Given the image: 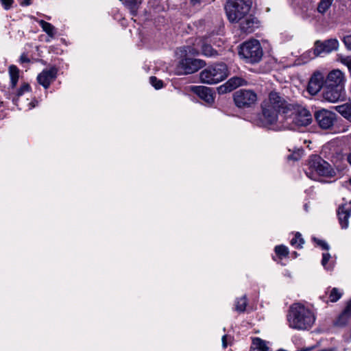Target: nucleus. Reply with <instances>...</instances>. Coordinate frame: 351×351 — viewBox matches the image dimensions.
I'll return each instance as SVG.
<instances>
[{
	"label": "nucleus",
	"instance_id": "1",
	"mask_svg": "<svg viewBox=\"0 0 351 351\" xmlns=\"http://www.w3.org/2000/svg\"><path fill=\"white\" fill-rule=\"evenodd\" d=\"M289 104L278 93L270 92L261 104L263 125L274 130L280 129L281 126L278 125L279 113L282 112L284 116Z\"/></svg>",
	"mask_w": 351,
	"mask_h": 351
},
{
	"label": "nucleus",
	"instance_id": "2",
	"mask_svg": "<svg viewBox=\"0 0 351 351\" xmlns=\"http://www.w3.org/2000/svg\"><path fill=\"white\" fill-rule=\"evenodd\" d=\"M284 128L304 131L307 126V109L298 104H290L285 111Z\"/></svg>",
	"mask_w": 351,
	"mask_h": 351
},
{
	"label": "nucleus",
	"instance_id": "3",
	"mask_svg": "<svg viewBox=\"0 0 351 351\" xmlns=\"http://www.w3.org/2000/svg\"><path fill=\"white\" fill-rule=\"evenodd\" d=\"M213 42V39L210 37L195 38L193 46L187 45L178 48L176 51V55L182 58L186 56L188 54L197 55L201 51L202 54L206 56H215L217 54V52L210 46V43Z\"/></svg>",
	"mask_w": 351,
	"mask_h": 351
},
{
	"label": "nucleus",
	"instance_id": "4",
	"mask_svg": "<svg viewBox=\"0 0 351 351\" xmlns=\"http://www.w3.org/2000/svg\"><path fill=\"white\" fill-rule=\"evenodd\" d=\"M252 5V0H228L225 6L228 19L231 23L239 22L250 12Z\"/></svg>",
	"mask_w": 351,
	"mask_h": 351
},
{
	"label": "nucleus",
	"instance_id": "5",
	"mask_svg": "<svg viewBox=\"0 0 351 351\" xmlns=\"http://www.w3.org/2000/svg\"><path fill=\"white\" fill-rule=\"evenodd\" d=\"M228 75V68L224 63L210 65L204 69L199 75L202 82L208 84H217L223 80Z\"/></svg>",
	"mask_w": 351,
	"mask_h": 351
},
{
	"label": "nucleus",
	"instance_id": "6",
	"mask_svg": "<svg viewBox=\"0 0 351 351\" xmlns=\"http://www.w3.org/2000/svg\"><path fill=\"white\" fill-rule=\"evenodd\" d=\"M307 310L304 304L295 303L290 306L287 321L289 326L297 330L306 328V315Z\"/></svg>",
	"mask_w": 351,
	"mask_h": 351
},
{
	"label": "nucleus",
	"instance_id": "7",
	"mask_svg": "<svg viewBox=\"0 0 351 351\" xmlns=\"http://www.w3.org/2000/svg\"><path fill=\"white\" fill-rule=\"evenodd\" d=\"M239 54L247 62L256 63L261 60L263 50L259 41L252 39L243 43L240 46Z\"/></svg>",
	"mask_w": 351,
	"mask_h": 351
},
{
	"label": "nucleus",
	"instance_id": "8",
	"mask_svg": "<svg viewBox=\"0 0 351 351\" xmlns=\"http://www.w3.org/2000/svg\"><path fill=\"white\" fill-rule=\"evenodd\" d=\"M190 56L188 54L185 57L180 58L176 55L178 58L181 59L176 67V72L178 75L193 73L204 66L205 63L203 60L190 58H189Z\"/></svg>",
	"mask_w": 351,
	"mask_h": 351
},
{
	"label": "nucleus",
	"instance_id": "9",
	"mask_svg": "<svg viewBox=\"0 0 351 351\" xmlns=\"http://www.w3.org/2000/svg\"><path fill=\"white\" fill-rule=\"evenodd\" d=\"M308 168L311 169L312 173L315 171L323 177L332 178L335 175V171L330 165L317 155L311 157L308 160Z\"/></svg>",
	"mask_w": 351,
	"mask_h": 351
},
{
	"label": "nucleus",
	"instance_id": "10",
	"mask_svg": "<svg viewBox=\"0 0 351 351\" xmlns=\"http://www.w3.org/2000/svg\"><path fill=\"white\" fill-rule=\"evenodd\" d=\"M234 101L239 108H249L257 101V95L251 90L241 89L234 93Z\"/></svg>",
	"mask_w": 351,
	"mask_h": 351
},
{
	"label": "nucleus",
	"instance_id": "11",
	"mask_svg": "<svg viewBox=\"0 0 351 351\" xmlns=\"http://www.w3.org/2000/svg\"><path fill=\"white\" fill-rule=\"evenodd\" d=\"M322 95L324 101L332 104L337 103L344 99L346 88L325 84Z\"/></svg>",
	"mask_w": 351,
	"mask_h": 351
},
{
	"label": "nucleus",
	"instance_id": "12",
	"mask_svg": "<svg viewBox=\"0 0 351 351\" xmlns=\"http://www.w3.org/2000/svg\"><path fill=\"white\" fill-rule=\"evenodd\" d=\"M314 116L319 126L324 130L331 128L336 121L335 113L324 108L315 112Z\"/></svg>",
	"mask_w": 351,
	"mask_h": 351
},
{
	"label": "nucleus",
	"instance_id": "13",
	"mask_svg": "<svg viewBox=\"0 0 351 351\" xmlns=\"http://www.w3.org/2000/svg\"><path fill=\"white\" fill-rule=\"evenodd\" d=\"M346 73L339 69H335L326 75L325 84L346 88Z\"/></svg>",
	"mask_w": 351,
	"mask_h": 351
},
{
	"label": "nucleus",
	"instance_id": "14",
	"mask_svg": "<svg viewBox=\"0 0 351 351\" xmlns=\"http://www.w3.org/2000/svg\"><path fill=\"white\" fill-rule=\"evenodd\" d=\"M325 77L320 71H315L308 80V93L315 95L320 91L325 83Z\"/></svg>",
	"mask_w": 351,
	"mask_h": 351
},
{
	"label": "nucleus",
	"instance_id": "15",
	"mask_svg": "<svg viewBox=\"0 0 351 351\" xmlns=\"http://www.w3.org/2000/svg\"><path fill=\"white\" fill-rule=\"evenodd\" d=\"M238 23L241 32L246 34L253 32L259 26L258 20L250 12L243 16Z\"/></svg>",
	"mask_w": 351,
	"mask_h": 351
},
{
	"label": "nucleus",
	"instance_id": "16",
	"mask_svg": "<svg viewBox=\"0 0 351 351\" xmlns=\"http://www.w3.org/2000/svg\"><path fill=\"white\" fill-rule=\"evenodd\" d=\"M57 75L56 68H51L43 71L37 77L38 82L45 88H47L50 84L55 80Z\"/></svg>",
	"mask_w": 351,
	"mask_h": 351
},
{
	"label": "nucleus",
	"instance_id": "17",
	"mask_svg": "<svg viewBox=\"0 0 351 351\" xmlns=\"http://www.w3.org/2000/svg\"><path fill=\"white\" fill-rule=\"evenodd\" d=\"M189 88L207 104H211L214 102V95L210 88L202 86H191Z\"/></svg>",
	"mask_w": 351,
	"mask_h": 351
},
{
	"label": "nucleus",
	"instance_id": "18",
	"mask_svg": "<svg viewBox=\"0 0 351 351\" xmlns=\"http://www.w3.org/2000/svg\"><path fill=\"white\" fill-rule=\"evenodd\" d=\"M246 84L245 80L239 77H233L230 78L226 84L218 88V92L220 94H224L230 92L237 87Z\"/></svg>",
	"mask_w": 351,
	"mask_h": 351
},
{
	"label": "nucleus",
	"instance_id": "19",
	"mask_svg": "<svg viewBox=\"0 0 351 351\" xmlns=\"http://www.w3.org/2000/svg\"><path fill=\"white\" fill-rule=\"evenodd\" d=\"M351 215V210L346 209L344 206H340L338 210L339 223L342 228L348 226V218Z\"/></svg>",
	"mask_w": 351,
	"mask_h": 351
},
{
	"label": "nucleus",
	"instance_id": "20",
	"mask_svg": "<svg viewBox=\"0 0 351 351\" xmlns=\"http://www.w3.org/2000/svg\"><path fill=\"white\" fill-rule=\"evenodd\" d=\"M335 109L345 119L351 121V103L337 106Z\"/></svg>",
	"mask_w": 351,
	"mask_h": 351
},
{
	"label": "nucleus",
	"instance_id": "21",
	"mask_svg": "<svg viewBox=\"0 0 351 351\" xmlns=\"http://www.w3.org/2000/svg\"><path fill=\"white\" fill-rule=\"evenodd\" d=\"M252 351H268L269 347L266 342L260 338H254L251 346Z\"/></svg>",
	"mask_w": 351,
	"mask_h": 351
},
{
	"label": "nucleus",
	"instance_id": "22",
	"mask_svg": "<svg viewBox=\"0 0 351 351\" xmlns=\"http://www.w3.org/2000/svg\"><path fill=\"white\" fill-rule=\"evenodd\" d=\"M19 70L16 66H14V65L10 66L9 75H10V84H11L10 86H11L12 89H14L17 84L19 77Z\"/></svg>",
	"mask_w": 351,
	"mask_h": 351
},
{
	"label": "nucleus",
	"instance_id": "23",
	"mask_svg": "<svg viewBox=\"0 0 351 351\" xmlns=\"http://www.w3.org/2000/svg\"><path fill=\"white\" fill-rule=\"evenodd\" d=\"M323 43L325 47V53H327L337 50L339 46V43L336 38L328 39Z\"/></svg>",
	"mask_w": 351,
	"mask_h": 351
},
{
	"label": "nucleus",
	"instance_id": "24",
	"mask_svg": "<svg viewBox=\"0 0 351 351\" xmlns=\"http://www.w3.org/2000/svg\"><path fill=\"white\" fill-rule=\"evenodd\" d=\"M31 90L30 86L27 83H23L20 88L16 92L15 96L12 98V101L18 106L19 98L25 93H29Z\"/></svg>",
	"mask_w": 351,
	"mask_h": 351
},
{
	"label": "nucleus",
	"instance_id": "25",
	"mask_svg": "<svg viewBox=\"0 0 351 351\" xmlns=\"http://www.w3.org/2000/svg\"><path fill=\"white\" fill-rule=\"evenodd\" d=\"M350 316L347 313L342 312L334 322V325L337 327H343L348 324Z\"/></svg>",
	"mask_w": 351,
	"mask_h": 351
},
{
	"label": "nucleus",
	"instance_id": "26",
	"mask_svg": "<svg viewBox=\"0 0 351 351\" xmlns=\"http://www.w3.org/2000/svg\"><path fill=\"white\" fill-rule=\"evenodd\" d=\"M39 25L43 28V31L45 32L49 36L53 37L55 34V27L51 23H47L45 21L40 20L38 22Z\"/></svg>",
	"mask_w": 351,
	"mask_h": 351
},
{
	"label": "nucleus",
	"instance_id": "27",
	"mask_svg": "<svg viewBox=\"0 0 351 351\" xmlns=\"http://www.w3.org/2000/svg\"><path fill=\"white\" fill-rule=\"evenodd\" d=\"M275 253L278 256L279 258L282 259L285 258L289 254V250L287 247L283 245H277L274 249Z\"/></svg>",
	"mask_w": 351,
	"mask_h": 351
},
{
	"label": "nucleus",
	"instance_id": "28",
	"mask_svg": "<svg viewBox=\"0 0 351 351\" xmlns=\"http://www.w3.org/2000/svg\"><path fill=\"white\" fill-rule=\"evenodd\" d=\"M304 242V240L301 237V234L299 232H297L295 234L294 238L291 240V245L295 248L302 247Z\"/></svg>",
	"mask_w": 351,
	"mask_h": 351
},
{
	"label": "nucleus",
	"instance_id": "29",
	"mask_svg": "<svg viewBox=\"0 0 351 351\" xmlns=\"http://www.w3.org/2000/svg\"><path fill=\"white\" fill-rule=\"evenodd\" d=\"M247 304L246 298L245 296L239 298L236 301L235 310L238 312H244Z\"/></svg>",
	"mask_w": 351,
	"mask_h": 351
},
{
	"label": "nucleus",
	"instance_id": "30",
	"mask_svg": "<svg viewBox=\"0 0 351 351\" xmlns=\"http://www.w3.org/2000/svg\"><path fill=\"white\" fill-rule=\"evenodd\" d=\"M331 3V0H322L318 4L317 11L324 14L330 8Z\"/></svg>",
	"mask_w": 351,
	"mask_h": 351
},
{
	"label": "nucleus",
	"instance_id": "31",
	"mask_svg": "<svg viewBox=\"0 0 351 351\" xmlns=\"http://www.w3.org/2000/svg\"><path fill=\"white\" fill-rule=\"evenodd\" d=\"M322 53H325V47L324 43L319 40L316 41L313 47V53L315 56H318Z\"/></svg>",
	"mask_w": 351,
	"mask_h": 351
},
{
	"label": "nucleus",
	"instance_id": "32",
	"mask_svg": "<svg viewBox=\"0 0 351 351\" xmlns=\"http://www.w3.org/2000/svg\"><path fill=\"white\" fill-rule=\"evenodd\" d=\"M304 154V149H297L291 154L288 156V160H293L294 161L298 160Z\"/></svg>",
	"mask_w": 351,
	"mask_h": 351
},
{
	"label": "nucleus",
	"instance_id": "33",
	"mask_svg": "<svg viewBox=\"0 0 351 351\" xmlns=\"http://www.w3.org/2000/svg\"><path fill=\"white\" fill-rule=\"evenodd\" d=\"M342 293L337 288H333L329 295L330 301L332 302H337L341 297Z\"/></svg>",
	"mask_w": 351,
	"mask_h": 351
},
{
	"label": "nucleus",
	"instance_id": "34",
	"mask_svg": "<svg viewBox=\"0 0 351 351\" xmlns=\"http://www.w3.org/2000/svg\"><path fill=\"white\" fill-rule=\"evenodd\" d=\"M149 82L156 89H160L162 87V82L154 76L149 78Z\"/></svg>",
	"mask_w": 351,
	"mask_h": 351
},
{
	"label": "nucleus",
	"instance_id": "35",
	"mask_svg": "<svg viewBox=\"0 0 351 351\" xmlns=\"http://www.w3.org/2000/svg\"><path fill=\"white\" fill-rule=\"evenodd\" d=\"M339 61L344 65H346L349 71H351V56H341L339 58Z\"/></svg>",
	"mask_w": 351,
	"mask_h": 351
},
{
	"label": "nucleus",
	"instance_id": "36",
	"mask_svg": "<svg viewBox=\"0 0 351 351\" xmlns=\"http://www.w3.org/2000/svg\"><path fill=\"white\" fill-rule=\"evenodd\" d=\"M313 239L317 244V245L320 246L323 250H327L329 249V245L326 241L320 239H317L315 238H313Z\"/></svg>",
	"mask_w": 351,
	"mask_h": 351
},
{
	"label": "nucleus",
	"instance_id": "37",
	"mask_svg": "<svg viewBox=\"0 0 351 351\" xmlns=\"http://www.w3.org/2000/svg\"><path fill=\"white\" fill-rule=\"evenodd\" d=\"M343 42L347 49L351 51V34L345 36L343 38Z\"/></svg>",
	"mask_w": 351,
	"mask_h": 351
},
{
	"label": "nucleus",
	"instance_id": "38",
	"mask_svg": "<svg viewBox=\"0 0 351 351\" xmlns=\"http://www.w3.org/2000/svg\"><path fill=\"white\" fill-rule=\"evenodd\" d=\"M330 258V254L329 253H324L322 255V265L326 267V263Z\"/></svg>",
	"mask_w": 351,
	"mask_h": 351
},
{
	"label": "nucleus",
	"instance_id": "39",
	"mask_svg": "<svg viewBox=\"0 0 351 351\" xmlns=\"http://www.w3.org/2000/svg\"><path fill=\"white\" fill-rule=\"evenodd\" d=\"M160 1V0H149V4L157 10V11H160V9L158 8Z\"/></svg>",
	"mask_w": 351,
	"mask_h": 351
},
{
	"label": "nucleus",
	"instance_id": "40",
	"mask_svg": "<svg viewBox=\"0 0 351 351\" xmlns=\"http://www.w3.org/2000/svg\"><path fill=\"white\" fill-rule=\"evenodd\" d=\"M1 1L6 10L9 9L13 3V0H1Z\"/></svg>",
	"mask_w": 351,
	"mask_h": 351
},
{
	"label": "nucleus",
	"instance_id": "41",
	"mask_svg": "<svg viewBox=\"0 0 351 351\" xmlns=\"http://www.w3.org/2000/svg\"><path fill=\"white\" fill-rule=\"evenodd\" d=\"M343 312L347 313L351 317V300L347 303Z\"/></svg>",
	"mask_w": 351,
	"mask_h": 351
},
{
	"label": "nucleus",
	"instance_id": "42",
	"mask_svg": "<svg viewBox=\"0 0 351 351\" xmlns=\"http://www.w3.org/2000/svg\"><path fill=\"white\" fill-rule=\"evenodd\" d=\"M227 338H228L227 335H223L222 337L221 341H222V346L223 348L227 347Z\"/></svg>",
	"mask_w": 351,
	"mask_h": 351
},
{
	"label": "nucleus",
	"instance_id": "43",
	"mask_svg": "<svg viewBox=\"0 0 351 351\" xmlns=\"http://www.w3.org/2000/svg\"><path fill=\"white\" fill-rule=\"evenodd\" d=\"M308 322H310L311 321L313 322L315 321V317L314 315H310V312L308 311Z\"/></svg>",
	"mask_w": 351,
	"mask_h": 351
},
{
	"label": "nucleus",
	"instance_id": "44",
	"mask_svg": "<svg viewBox=\"0 0 351 351\" xmlns=\"http://www.w3.org/2000/svg\"><path fill=\"white\" fill-rule=\"evenodd\" d=\"M21 4L23 5H28L30 4V0H21Z\"/></svg>",
	"mask_w": 351,
	"mask_h": 351
},
{
	"label": "nucleus",
	"instance_id": "45",
	"mask_svg": "<svg viewBox=\"0 0 351 351\" xmlns=\"http://www.w3.org/2000/svg\"><path fill=\"white\" fill-rule=\"evenodd\" d=\"M20 60L21 62H29V59L23 55L21 56Z\"/></svg>",
	"mask_w": 351,
	"mask_h": 351
},
{
	"label": "nucleus",
	"instance_id": "46",
	"mask_svg": "<svg viewBox=\"0 0 351 351\" xmlns=\"http://www.w3.org/2000/svg\"><path fill=\"white\" fill-rule=\"evenodd\" d=\"M191 1V3L195 5L196 4H198L200 3V0H190Z\"/></svg>",
	"mask_w": 351,
	"mask_h": 351
},
{
	"label": "nucleus",
	"instance_id": "47",
	"mask_svg": "<svg viewBox=\"0 0 351 351\" xmlns=\"http://www.w3.org/2000/svg\"><path fill=\"white\" fill-rule=\"evenodd\" d=\"M27 106L28 109L30 110L35 106V104H34L32 102H30L27 104Z\"/></svg>",
	"mask_w": 351,
	"mask_h": 351
},
{
	"label": "nucleus",
	"instance_id": "48",
	"mask_svg": "<svg viewBox=\"0 0 351 351\" xmlns=\"http://www.w3.org/2000/svg\"><path fill=\"white\" fill-rule=\"evenodd\" d=\"M347 160L351 165V153L348 155Z\"/></svg>",
	"mask_w": 351,
	"mask_h": 351
},
{
	"label": "nucleus",
	"instance_id": "49",
	"mask_svg": "<svg viewBox=\"0 0 351 351\" xmlns=\"http://www.w3.org/2000/svg\"><path fill=\"white\" fill-rule=\"evenodd\" d=\"M308 178H311V179H313V180H316V178H315V177H314V176H308Z\"/></svg>",
	"mask_w": 351,
	"mask_h": 351
},
{
	"label": "nucleus",
	"instance_id": "50",
	"mask_svg": "<svg viewBox=\"0 0 351 351\" xmlns=\"http://www.w3.org/2000/svg\"><path fill=\"white\" fill-rule=\"evenodd\" d=\"M293 254H294V256H295V257H296V256H297V255H298L296 252H294V253H293Z\"/></svg>",
	"mask_w": 351,
	"mask_h": 351
},
{
	"label": "nucleus",
	"instance_id": "51",
	"mask_svg": "<svg viewBox=\"0 0 351 351\" xmlns=\"http://www.w3.org/2000/svg\"><path fill=\"white\" fill-rule=\"evenodd\" d=\"M308 124L310 123V119H308Z\"/></svg>",
	"mask_w": 351,
	"mask_h": 351
},
{
	"label": "nucleus",
	"instance_id": "52",
	"mask_svg": "<svg viewBox=\"0 0 351 351\" xmlns=\"http://www.w3.org/2000/svg\"><path fill=\"white\" fill-rule=\"evenodd\" d=\"M350 183L351 184V178L350 179Z\"/></svg>",
	"mask_w": 351,
	"mask_h": 351
}]
</instances>
